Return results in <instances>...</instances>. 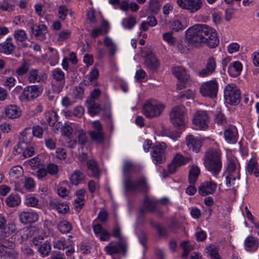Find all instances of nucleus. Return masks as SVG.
Instances as JSON below:
<instances>
[{
    "instance_id": "1",
    "label": "nucleus",
    "mask_w": 259,
    "mask_h": 259,
    "mask_svg": "<svg viewBox=\"0 0 259 259\" xmlns=\"http://www.w3.org/2000/svg\"><path fill=\"white\" fill-rule=\"evenodd\" d=\"M186 37L189 43L197 47L201 43H206L211 48L219 43L217 31L205 24H195L186 31Z\"/></svg>"
},
{
    "instance_id": "2",
    "label": "nucleus",
    "mask_w": 259,
    "mask_h": 259,
    "mask_svg": "<svg viewBox=\"0 0 259 259\" xmlns=\"http://www.w3.org/2000/svg\"><path fill=\"white\" fill-rule=\"evenodd\" d=\"M222 159L221 151L215 149L207 150L203 157L205 168L215 178L222 170L223 166Z\"/></svg>"
},
{
    "instance_id": "3",
    "label": "nucleus",
    "mask_w": 259,
    "mask_h": 259,
    "mask_svg": "<svg viewBox=\"0 0 259 259\" xmlns=\"http://www.w3.org/2000/svg\"><path fill=\"white\" fill-rule=\"evenodd\" d=\"M123 186L125 193L128 192H145L149 190L146 178L141 176L136 182L132 181L129 177H125L123 180Z\"/></svg>"
},
{
    "instance_id": "4",
    "label": "nucleus",
    "mask_w": 259,
    "mask_h": 259,
    "mask_svg": "<svg viewBox=\"0 0 259 259\" xmlns=\"http://www.w3.org/2000/svg\"><path fill=\"white\" fill-rule=\"evenodd\" d=\"M225 101L231 105H237L240 101V93L239 89L234 83L227 85L224 90Z\"/></svg>"
},
{
    "instance_id": "5",
    "label": "nucleus",
    "mask_w": 259,
    "mask_h": 259,
    "mask_svg": "<svg viewBox=\"0 0 259 259\" xmlns=\"http://www.w3.org/2000/svg\"><path fill=\"white\" fill-rule=\"evenodd\" d=\"M128 245L126 241L111 242L105 246L104 251L106 254L114 256L117 254H122L125 256L127 251Z\"/></svg>"
},
{
    "instance_id": "6",
    "label": "nucleus",
    "mask_w": 259,
    "mask_h": 259,
    "mask_svg": "<svg viewBox=\"0 0 259 259\" xmlns=\"http://www.w3.org/2000/svg\"><path fill=\"white\" fill-rule=\"evenodd\" d=\"M219 84L215 79L204 82L200 88V93L202 96L213 98L217 97Z\"/></svg>"
},
{
    "instance_id": "7",
    "label": "nucleus",
    "mask_w": 259,
    "mask_h": 259,
    "mask_svg": "<svg viewBox=\"0 0 259 259\" xmlns=\"http://www.w3.org/2000/svg\"><path fill=\"white\" fill-rule=\"evenodd\" d=\"M172 74L178 79L177 87L179 90L186 87L190 79V76L185 69L181 66H176L172 68Z\"/></svg>"
},
{
    "instance_id": "8",
    "label": "nucleus",
    "mask_w": 259,
    "mask_h": 259,
    "mask_svg": "<svg viewBox=\"0 0 259 259\" xmlns=\"http://www.w3.org/2000/svg\"><path fill=\"white\" fill-rule=\"evenodd\" d=\"M177 4L181 9L194 13L202 7V0H177Z\"/></svg>"
},
{
    "instance_id": "9",
    "label": "nucleus",
    "mask_w": 259,
    "mask_h": 259,
    "mask_svg": "<svg viewBox=\"0 0 259 259\" xmlns=\"http://www.w3.org/2000/svg\"><path fill=\"white\" fill-rule=\"evenodd\" d=\"M166 145L164 143L154 145L151 151V156L155 164L161 163L165 161V151Z\"/></svg>"
},
{
    "instance_id": "10",
    "label": "nucleus",
    "mask_w": 259,
    "mask_h": 259,
    "mask_svg": "<svg viewBox=\"0 0 259 259\" xmlns=\"http://www.w3.org/2000/svg\"><path fill=\"white\" fill-rule=\"evenodd\" d=\"M92 125L94 130L89 132L91 140L98 143H103L105 140V136L101 123L99 120H96L92 122Z\"/></svg>"
},
{
    "instance_id": "11",
    "label": "nucleus",
    "mask_w": 259,
    "mask_h": 259,
    "mask_svg": "<svg viewBox=\"0 0 259 259\" xmlns=\"http://www.w3.org/2000/svg\"><path fill=\"white\" fill-rule=\"evenodd\" d=\"M164 108L165 105L163 103L155 100H147L143 106L144 113H161Z\"/></svg>"
},
{
    "instance_id": "12",
    "label": "nucleus",
    "mask_w": 259,
    "mask_h": 259,
    "mask_svg": "<svg viewBox=\"0 0 259 259\" xmlns=\"http://www.w3.org/2000/svg\"><path fill=\"white\" fill-rule=\"evenodd\" d=\"M100 93V91L98 89H94L91 94V97L87 100L86 103L89 113H98L101 111L99 105L96 102Z\"/></svg>"
},
{
    "instance_id": "13",
    "label": "nucleus",
    "mask_w": 259,
    "mask_h": 259,
    "mask_svg": "<svg viewBox=\"0 0 259 259\" xmlns=\"http://www.w3.org/2000/svg\"><path fill=\"white\" fill-rule=\"evenodd\" d=\"M41 94L39 88L36 85L28 86L24 88L20 97L22 101H30L38 97Z\"/></svg>"
},
{
    "instance_id": "14",
    "label": "nucleus",
    "mask_w": 259,
    "mask_h": 259,
    "mask_svg": "<svg viewBox=\"0 0 259 259\" xmlns=\"http://www.w3.org/2000/svg\"><path fill=\"white\" fill-rule=\"evenodd\" d=\"M15 155L22 154L24 158H28L33 155L34 149L32 144L26 145V144L18 143L17 147L14 148Z\"/></svg>"
},
{
    "instance_id": "15",
    "label": "nucleus",
    "mask_w": 259,
    "mask_h": 259,
    "mask_svg": "<svg viewBox=\"0 0 259 259\" xmlns=\"http://www.w3.org/2000/svg\"><path fill=\"white\" fill-rule=\"evenodd\" d=\"M30 29L32 34L38 39L44 40L46 38V34L48 32V30L46 25L33 24Z\"/></svg>"
},
{
    "instance_id": "16",
    "label": "nucleus",
    "mask_w": 259,
    "mask_h": 259,
    "mask_svg": "<svg viewBox=\"0 0 259 259\" xmlns=\"http://www.w3.org/2000/svg\"><path fill=\"white\" fill-rule=\"evenodd\" d=\"M217 184L211 181L204 182L198 188V192L202 196L213 194L216 190Z\"/></svg>"
},
{
    "instance_id": "17",
    "label": "nucleus",
    "mask_w": 259,
    "mask_h": 259,
    "mask_svg": "<svg viewBox=\"0 0 259 259\" xmlns=\"http://www.w3.org/2000/svg\"><path fill=\"white\" fill-rule=\"evenodd\" d=\"M209 117L207 114H194L192 122L196 128L205 130L208 127Z\"/></svg>"
},
{
    "instance_id": "18",
    "label": "nucleus",
    "mask_w": 259,
    "mask_h": 259,
    "mask_svg": "<svg viewBox=\"0 0 259 259\" xmlns=\"http://www.w3.org/2000/svg\"><path fill=\"white\" fill-rule=\"evenodd\" d=\"M216 66L217 64L214 58L212 57H209L206 64V67L201 69L198 72V75L202 77L209 76L215 71Z\"/></svg>"
},
{
    "instance_id": "19",
    "label": "nucleus",
    "mask_w": 259,
    "mask_h": 259,
    "mask_svg": "<svg viewBox=\"0 0 259 259\" xmlns=\"http://www.w3.org/2000/svg\"><path fill=\"white\" fill-rule=\"evenodd\" d=\"M225 175L226 176H240L239 164L237 163L236 160L232 158L228 159Z\"/></svg>"
},
{
    "instance_id": "20",
    "label": "nucleus",
    "mask_w": 259,
    "mask_h": 259,
    "mask_svg": "<svg viewBox=\"0 0 259 259\" xmlns=\"http://www.w3.org/2000/svg\"><path fill=\"white\" fill-rule=\"evenodd\" d=\"M244 246L247 251L250 252H255L258 248V240L257 238L251 235L248 236L244 240Z\"/></svg>"
},
{
    "instance_id": "21",
    "label": "nucleus",
    "mask_w": 259,
    "mask_h": 259,
    "mask_svg": "<svg viewBox=\"0 0 259 259\" xmlns=\"http://www.w3.org/2000/svg\"><path fill=\"white\" fill-rule=\"evenodd\" d=\"M144 64L148 69L154 70L158 67L159 63L155 55L150 52L144 57Z\"/></svg>"
},
{
    "instance_id": "22",
    "label": "nucleus",
    "mask_w": 259,
    "mask_h": 259,
    "mask_svg": "<svg viewBox=\"0 0 259 259\" xmlns=\"http://www.w3.org/2000/svg\"><path fill=\"white\" fill-rule=\"evenodd\" d=\"M186 144L189 149L198 153L201 147V142L193 135H189L186 137Z\"/></svg>"
},
{
    "instance_id": "23",
    "label": "nucleus",
    "mask_w": 259,
    "mask_h": 259,
    "mask_svg": "<svg viewBox=\"0 0 259 259\" xmlns=\"http://www.w3.org/2000/svg\"><path fill=\"white\" fill-rule=\"evenodd\" d=\"M15 46L13 42L12 38L8 37L4 41L0 43V53L6 54H11L14 51Z\"/></svg>"
},
{
    "instance_id": "24",
    "label": "nucleus",
    "mask_w": 259,
    "mask_h": 259,
    "mask_svg": "<svg viewBox=\"0 0 259 259\" xmlns=\"http://www.w3.org/2000/svg\"><path fill=\"white\" fill-rule=\"evenodd\" d=\"M19 217L20 221L24 224L32 223L38 219V214L32 211L21 212Z\"/></svg>"
},
{
    "instance_id": "25",
    "label": "nucleus",
    "mask_w": 259,
    "mask_h": 259,
    "mask_svg": "<svg viewBox=\"0 0 259 259\" xmlns=\"http://www.w3.org/2000/svg\"><path fill=\"white\" fill-rule=\"evenodd\" d=\"M224 135L225 140L230 144L236 143L238 139L237 130L235 127H231L225 130Z\"/></svg>"
},
{
    "instance_id": "26",
    "label": "nucleus",
    "mask_w": 259,
    "mask_h": 259,
    "mask_svg": "<svg viewBox=\"0 0 259 259\" xmlns=\"http://www.w3.org/2000/svg\"><path fill=\"white\" fill-rule=\"evenodd\" d=\"M84 174L79 170H75L70 177L71 183L74 186H77L84 182Z\"/></svg>"
},
{
    "instance_id": "27",
    "label": "nucleus",
    "mask_w": 259,
    "mask_h": 259,
    "mask_svg": "<svg viewBox=\"0 0 259 259\" xmlns=\"http://www.w3.org/2000/svg\"><path fill=\"white\" fill-rule=\"evenodd\" d=\"M242 64L238 61H234L230 64L228 72L233 77L239 76L242 70Z\"/></svg>"
},
{
    "instance_id": "28",
    "label": "nucleus",
    "mask_w": 259,
    "mask_h": 259,
    "mask_svg": "<svg viewBox=\"0 0 259 259\" xmlns=\"http://www.w3.org/2000/svg\"><path fill=\"white\" fill-rule=\"evenodd\" d=\"M14 38L17 44L22 43L24 47H27V44L23 43L27 38V34L23 29H17L13 33Z\"/></svg>"
},
{
    "instance_id": "29",
    "label": "nucleus",
    "mask_w": 259,
    "mask_h": 259,
    "mask_svg": "<svg viewBox=\"0 0 259 259\" xmlns=\"http://www.w3.org/2000/svg\"><path fill=\"white\" fill-rule=\"evenodd\" d=\"M200 170L198 166L192 165L189 170L188 175L189 183L191 185H194L197 182L200 175Z\"/></svg>"
},
{
    "instance_id": "30",
    "label": "nucleus",
    "mask_w": 259,
    "mask_h": 259,
    "mask_svg": "<svg viewBox=\"0 0 259 259\" xmlns=\"http://www.w3.org/2000/svg\"><path fill=\"white\" fill-rule=\"evenodd\" d=\"M88 169L91 171V176L95 178H98L100 176V170L98 163L92 159L88 160L87 161Z\"/></svg>"
},
{
    "instance_id": "31",
    "label": "nucleus",
    "mask_w": 259,
    "mask_h": 259,
    "mask_svg": "<svg viewBox=\"0 0 259 259\" xmlns=\"http://www.w3.org/2000/svg\"><path fill=\"white\" fill-rule=\"evenodd\" d=\"M21 198L18 194H11L6 198L5 202L6 205L10 207H14L18 206L21 203Z\"/></svg>"
},
{
    "instance_id": "32",
    "label": "nucleus",
    "mask_w": 259,
    "mask_h": 259,
    "mask_svg": "<svg viewBox=\"0 0 259 259\" xmlns=\"http://www.w3.org/2000/svg\"><path fill=\"white\" fill-rule=\"evenodd\" d=\"M239 180L240 176H226V184L227 187L230 189H233L234 192H236L239 187Z\"/></svg>"
},
{
    "instance_id": "33",
    "label": "nucleus",
    "mask_w": 259,
    "mask_h": 259,
    "mask_svg": "<svg viewBox=\"0 0 259 259\" xmlns=\"http://www.w3.org/2000/svg\"><path fill=\"white\" fill-rule=\"evenodd\" d=\"M103 42L104 45L108 49L109 54L111 56H114L118 51V48L116 44L109 36L105 37Z\"/></svg>"
},
{
    "instance_id": "34",
    "label": "nucleus",
    "mask_w": 259,
    "mask_h": 259,
    "mask_svg": "<svg viewBox=\"0 0 259 259\" xmlns=\"http://www.w3.org/2000/svg\"><path fill=\"white\" fill-rule=\"evenodd\" d=\"M170 119L174 126L181 128L186 124L183 114H170Z\"/></svg>"
},
{
    "instance_id": "35",
    "label": "nucleus",
    "mask_w": 259,
    "mask_h": 259,
    "mask_svg": "<svg viewBox=\"0 0 259 259\" xmlns=\"http://www.w3.org/2000/svg\"><path fill=\"white\" fill-rule=\"evenodd\" d=\"M109 30V24L108 22L104 21L102 23L101 27H97L93 29L92 36L96 37L103 34L107 33Z\"/></svg>"
},
{
    "instance_id": "36",
    "label": "nucleus",
    "mask_w": 259,
    "mask_h": 259,
    "mask_svg": "<svg viewBox=\"0 0 259 259\" xmlns=\"http://www.w3.org/2000/svg\"><path fill=\"white\" fill-rule=\"evenodd\" d=\"M122 26L126 29H133L137 24L136 17L133 16H128L121 21Z\"/></svg>"
},
{
    "instance_id": "37",
    "label": "nucleus",
    "mask_w": 259,
    "mask_h": 259,
    "mask_svg": "<svg viewBox=\"0 0 259 259\" xmlns=\"http://www.w3.org/2000/svg\"><path fill=\"white\" fill-rule=\"evenodd\" d=\"M51 206L60 213H66L69 209L68 204L63 202L54 201L52 202Z\"/></svg>"
},
{
    "instance_id": "38",
    "label": "nucleus",
    "mask_w": 259,
    "mask_h": 259,
    "mask_svg": "<svg viewBox=\"0 0 259 259\" xmlns=\"http://www.w3.org/2000/svg\"><path fill=\"white\" fill-rule=\"evenodd\" d=\"M258 164L255 157H252L247 164V170L249 174H253L256 177H259L257 169Z\"/></svg>"
},
{
    "instance_id": "39",
    "label": "nucleus",
    "mask_w": 259,
    "mask_h": 259,
    "mask_svg": "<svg viewBox=\"0 0 259 259\" xmlns=\"http://www.w3.org/2000/svg\"><path fill=\"white\" fill-rule=\"evenodd\" d=\"M147 11L152 15H157L160 8L159 0H149Z\"/></svg>"
},
{
    "instance_id": "40",
    "label": "nucleus",
    "mask_w": 259,
    "mask_h": 259,
    "mask_svg": "<svg viewBox=\"0 0 259 259\" xmlns=\"http://www.w3.org/2000/svg\"><path fill=\"white\" fill-rule=\"evenodd\" d=\"M192 160L191 158L189 156L184 157L180 153H177L172 159V161L179 167L182 165H184L188 163Z\"/></svg>"
},
{
    "instance_id": "41",
    "label": "nucleus",
    "mask_w": 259,
    "mask_h": 259,
    "mask_svg": "<svg viewBox=\"0 0 259 259\" xmlns=\"http://www.w3.org/2000/svg\"><path fill=\"white\" fill-rule=\"evenodd\" d=\"M72 229L71 224L67 221H62L58 224V229L62 234L69 233Z\"/></svg>"
},
{
    "instance_id": "42",
    "label": "nucleus",
    "mask_w": 259,
    "mask_h": 259,
    "mask_svg": "<svg viewBox=\"0 0 259 259\" xmlns=\"http://www.w3.org/2000/svg\"><path fill=\"white\" fill-rule=\"evenodd\" d=\"M51 250V246L47 241L45 242L40 245L38 251L40 255L44 257L48 256Z\"/></svg>"
},
{
    "instance_id": "43",
    "label": "nucleus",
    "mask_w": 259,
    "mask_h": 259,
    "mask_svg": "<svg viewBox=\"0 0 259 259\" xmlns=\"http://www.w3.org/2000/svg\"><path fill=\"white\" fill-rule=\"evenodd\" d=\"M169 27L172 30L176 32L183 30L186 28V26L183 25L178 19H174L171 20L169 23Z\"/></svg>"
},
{
    "instance_id": "44",
    "label": "nucleus",
    "mask_w": 259,
    "mask_h": 259,
    "mask_svg": "<svg viewBox=\"0 0 259 259\" xmlns=\"http://www.w3.org/2000/svg\"><path fill=\"white\" fill-rule=\"evenodd\" d=\"M156 201L154 199H151L147 196H146L144 200V205L146 207V210L152 211H153L156 206Z\"/></svg>"
},
{
    "instance_id": "45",
    "label": "nucleus",
    "mask_w": 259,
    "mask_h": 259,
    "mask_svg": "<svg viewBox=\"0 0 259 259\" xmlns=\"http://www.w3.org/2000/svg\"><path fill=\"white\" fill-rule=\"evenodd\" d=\"M162 39L169 46H174L176 42V38L173 36L172 31L163 33L162 34Z\"/></svg>"
},
{
    "instance_id": "46",
    "label": "nucleus",
    "mask_w": 259,
    "mask_h": 259,
    "mask_svg": "<svg viewBox=\"0 0 259 259\" xmlns=\"http://www.w3.org/2000/svg\"><path fill=\"white\" fill-rule=\"evenodd\" d=\"M206 249L211 259H221L219 253V249L217 247L210 245L206 247Z\"/></svg>"
},
{
    "instance_id": "47",
    "label": "nucleus",
    "mask_w": 259,
    "mask_h": 259,
    "mask_svg": "<svg viewBox=\"0 0 259 259\" xmlns=\"http://www.w3.org/2000/svg\"><path fill=\"white\" fill-rule=\"evenodd\" d=\"M27 79L30 83L39 82L40 80V77L38 74L37 70H31L28 73Z\"/></svg>"
},
{
    "instance_id": "48",
    "label": "nucleus",
    "mask_w": 259,
    "mask_h": 259,
    "mask_svg": "<svg viewBox=\"0 0 259 259\" xmlns=\"http://www.w3.org/2000/svg\"><path fill=\"white\" fill-rule=\"evenodd\" d=\"M52 74L54 78L59 82H63L64 80L65 74L59 68L53 69L52 71Z\"/></svg>"
},
{
    "instance_id": "49",
    "label": "nucleus",
    "mask_w": 259,
    "mask_h": 259,
    "mask_svg": "<svg viewBox=\"0 0 259 259\" xmlns=\"http://www.w3.org/2000/svg\"><path fill=\"white\" fill-rule=\"evenodd\" d=\"M23 168L19 165H16L12 168L9 175L13 179H17L22 176L23 174Z\"/></svg>"
},
{
    "instance_id": "50",
    "label": "nucleus",
    "mask_w": 259,
    "mask_h": 259,
    "mask_svg": "<svg viewBox=\"0 0 259 259\" xmlns=\"http://www.w3.org/2000/svg\"><path fill=\"white\" fill-rule=\"evenodd\" d=\"M19 143H24L26 145L31 144L32 136L30 133H28L26 130H25L21 134V137L19 138Z\"/></svg>"
},
{
    "instance_id": "51",
    "label": "nucleus",
    "mask_w": 259,
    "mask_h": 259,
    "mask_svg": "<svg viewBox=\"0 0 259 259\" xmlns=\"http://www.w3.org/2000/svg\"><path fill=\"white\" fill-rule=\"evenodd\" d=\"M112 235L118 239V241H126L125 238L121 235V229L119 226L116 225L112 231Z\"/></svg>"
},
{
    "instance_id": "52",
    "label": "nucleus",
    "mask_w": 259,
    "mask_h": 259,
    "mask_svg": "<svg viewBox=\"0 0 259 259\" xmlns=\"http://www.w3.org/2000/svg\"><path fill=\"white\" fill-rule=\"evenodd\" d=\"M1 242L3 244L4 249L6 251L10 249H15L16 247L15 243L13 242L12 239H8L5 238H1Z\"/></svg>"
},
{
    "instance_id": "53",
    "label": "nucleus",
    "mask_w": 259,
    "mask_h": 259,
    "mask_svg": "<svg viewBox=\"0 0 259 259\" xmlns=\"http://www.w3.org/2000/svg\"><path fill=\"white\" fill-rule=\"evenodd\" d=\"M54 248L60 250H64L66 248L70 247V246L67 245L66 239L63 237H62L59 240L55 241L54 242Z\"/></svg>"
},
{
    "instance_id": "54",
    "label": "nucleus",
    "mask_w": 259,
    "mask_h": 259,
    "mask_svg": "<svg viewBox=\"0 0 259 259\" xmlns=\"http://www.w3.org/2000/svg\"><path fill=\"white\" fill-rule=\"evenodd\" d=\"M71 31L69 29L63 30L57 34V41H63L69 38Z\"/></svg>"
},
{
    "instance_id": "55",
    "label": "nucleus",
    "mask_w": 259,
    "mask_h": 259,
    "mask_svg": "<svg viewBox=\"0 0 259 259\" xmlns=\"http://www.w3.org/2000/svg\"><path fill=\"white\" fill-rule=\"evenodd\" d=\"M46 169L47 173L52 176L56 175L59 171L58 165L53 163H49L47 164Z\"/></svg>"
},
{
    "instance_id": "56",
    "label": "nucleus",
    "mask_w": 259,
    "mask_h": 259,
    "mask_svg": "<svg viewBox=\"0 0 259 259\" xmlns=\"http://www.w3.org/2000/svg\"><path fill=\"white\" fill-rule=\"evenodd\" d=\"M50 50L52 52L49 58V61L51 65L54 66L57 64L59 61V55L56 50H54L53 48H50Z\"/></svg>"
},
{
    "instance_id": "57",
    "label": "nucleus",
    "mask_w": 259,
    "mask_h": 259,
    "mask_svg": "<svg viewBox=\"0 0 259 259\" xmlns=\"http://www.w3.org/2000/svg\"><path fill=\"white\" fill-rule=\"evenodd\" d=\"M69 9L65 5H61L58 8V17L62 20H64L69 13Z\"/></svg>"
},
{
    "instance_id": "58",
    "label": "nucleus",
    "mask_w": 259,
    "mask_h": 259,
    "mask_svg": "<svg viewBox=\"0 0 259 259\" xmlns=\"http://www.w3.org/2000/svg\"><path fill=\"white\" fill-rule=\"evenodd\" d=\"M161 135L163 136L169 137L173 140H175L180 137L179 133L174 134L172 132H170L169 130L163 126H161Z\"/></svg>"
},
{
    "instance_id": "59",
    "label": "nucleus",
    "mask_w": 259,
    "mask_h": 259,
    "mask_svg": "<svg viewBox=\"0 0 259 259\" xmlns=\"http://www.w3.org/2000/svg\"><path fill=\"white\" fill-rule=\"evenodd\" d=\"M29 69V65L24 62L22 64L18 67L16 70V73L18 76H22L26 74Z\"/></svg>"
},
{
    "instance_id": "60",
    "label": "nucleus",
    "mask_w": 259,
    "mask_h": 259,
    "mask_svg": "<svg viewBox=\"0 0 259 259\" xmlns=\"http://www.w3.org/2000/svg\"><path fill=\"white\" fill-rule=\"evenodd\" d=\"M38 203V200L32 196H27L25 199V204L28 206L35 207Z\"/></svg>"
},
{
    "instance_id": "61",
    "label": "nucleus",
    "mask_w": 259,
    "mask_h": 259,
    "mask_svg": "<svg viewBox=\"0 0 259 259\" xmlns=\"http://www.w3.org/2000/svg\"><path fill=\"white\" fill-rule=\"evenodd\" d=\"M77 137L78 143L84 145L87 143V138L85 132L82 130H79L77 132Z\"/></svg>"
},
{
    "instance_id": "62",
    "label": "nucleus",
    "mask_w": 259,
    "mask_h": 259,
    "mask_svg": "<svg viewBox=\"0 0 259 259\" xmlns=\"http://www.w3.org/2000/svg\"><path fill=\"white\" fill-rule=\"evenodd\" d=\"M5 110V113H18L21 112L20 109L15 104H11L6 106Z\"/></svg>"
},
{
    "instance_id": "63",
    "label": "nucleus",
    "mask_w": 259,
    "mask_h": 259,
    "mask_svg": "<svg viewBox=\"0 0 259 259\" xmlns=\"http://www.w3.org/2000/svg\"><path fill=\"white\" fill-rule=\"evenodd\" d=\"M43 128L39 126H34L32 128V135L38 138H42L44 134Z\"/></svg>"
},
{
    "instance_id": "64",
    "label": "nucleus",
    "mask_w": 259,
    "mask_h": 259,
    "mask_svg": "<svg viewBox=\"0 0 259 259\" xmlns=\"http://www.w3.org/2000/svg\"><path fill=\"white\" fill-rule=\"evenodd\" d=\"M16 83V79L14 77L10 76L6 78L5 82L4 83V85L8 88L9 90H10L12 88L14 87Z\"/></svg>"
}]
</instances>
